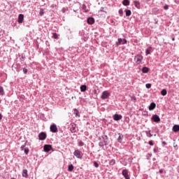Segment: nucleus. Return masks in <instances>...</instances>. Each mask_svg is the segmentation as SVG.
<instances>
[{
  "instance_id": "052dcab7",
  "label": "nucleus",
  "mask_w": 179,
  "mask_h": 179,
  "mask_svg": "<svg viewBox=\"0 0 179 179\" xmlns=\"http://www.w3.org/2000/svg\"><path fill=\"white\" fill-rule=\"evenodd\" d=\"M0 103H1V100H0Z\"/></svg>"
},
{
  "instance_id": "2eb2a0df",
  "label": "nucleus",
  "mask_w": 179,
  "mask_h": 179,
  "mask_svg": "<svg viewBox=\"0 0 179 179\" xmlns=\"http://www.w3.org/2000/svg\"><path fill=\"white\" fill-rule=\"evenodd\" d=\"M155 108H156V103L152 102L149 106L148 109L150 111H152V110H155Z\"/></svg>"
},
{
  "instance_id": "864d4df0",
  "label": "nucleus",
  "mask_w": 179,
  "mask_h": 179,
  "mask_svg": "<svg viewBox=\"0 0 179 179\" xmlns=\"http://www.w3.org/2000/svg\"><path fill=\"white\" fill-rule=\"evenodd\" d=\"M83 40H84V41H87V37L83 38Z\"/></svg>"
},
{
  "instance_id": "6e6d98bb",
  "label": "nucleus",
  "mask_w": 179,
  "mask_h": 179,
  "mask_svg": "<svg viewBox=\"0 0 179 179\" xmlns=\"http://www.w3.org/2000/svg\"><path fill=\"white\" fill-rule=\"evenodd\" d=\"M173 148H177V144L174 143L173 144Z\"/></svg>"
},
{
  "instance_id": "4c0bfd02",
  "label": "nucleus",
  "mask_w": 179,
  "mask_h": 179,
  "mask_svg": "<svg viewBox=\"0 0 179 179\" xmlns=\"http://www.w3.org/2000/svg\"><path fill=\"white\" fill-rule=\"evenodd\" d=\"M39 15L40 16H43L44 15V10H43V8L40 9Z\"/></svg>"
},
{
  "instance_id": "1a4fd4ad",
  "label": "nucleus",
  "mask_w": 179,
  "mask_h": 179,
  "mask_svg": "<svg viewBox=\"0 0 179 179\" xmlns=\"http://www.w3.org/2000/svg\"><path fill=\"white\" fill-rule=\"evenodd\" d=\"M71 132L72 134H76V132H78V127H76V124H71Z\"/></svg>"
},
{
  "instance_id": "c85d7f7f",
  "label": "nucleus",
  "mask_w": 179,
  "mask_h": 179,
  "mask_svg": "<svg viewBox=\"0 0 179 179\" xmlns=\"http://www.w3.org/2000/svg\"><path fill=\"white\" fill-rule=\"evenodd\" d=\"M74 114L76 117H80V114L79 113V110L76 108H74Z\"/></svg>"
},
{
  "instance_id": "393cba45",
  "label": "nucleus",
  "mask_w": 179,
  "mask_h": 179,
  "mask_svg": "<svg viewBox=\"0 0 179 179\" xmlns=\"http://www.w3.org/2000/svg\"><path fill=\"white\" fill-rule=\"evenodd\" d=\"M5 91L3 90V87L0 86V96H4Z\"/></svg>"
},
{
  "instance_id": "0eeeda50",
  "label": "nucleus",
  "mask_w": 179,
  "mask_h": 179,
  "mask_svg": "<svg viewBox=\"0 0 179 179\" xmlns=\"http://www.w3.org/2000/svg\"><path fill=\"white\" fill-rule=\"evenodd\" d=\"M122 176H123L125 179H131V176H129V174L128 173V169H123Z\"/></svg>"
},
{
  "instance_id": "412c9836",
  "label": "nucleus",
  "mask_w": 179,
  "mask_h": 179,
  "mask_svg": "<svg viewBox=\"0 0 179 179\" xmlns=\"http://www.w3.org/2000/svg\"><path fill=\"white\" fill-rule=\"evenodd\" d=\"M172 129L173 132H179V124H175Z\"/></svg>"
},
{
  "instance_id": "c9c22d12",
  "label": "nucleus",
  "mask_w": 179,
  "mask_h": 179,
  "mask_svg": "<svg viewBox=\"0 0 179 179\" xmlns=\"http://www.w3.org/2000/svg\"><path fill=\"white\" fill-rule=\"evenodd\" d=\"M78 146H80V147L85 146V143H83V141H80L78 142Z\"/></svg>"
},
{
  "instance_id": "37998d69",
  "label": "nucleus",
  "mask_w": 179,
  "mask_h": 179,
  "mask_svg": "<svg viewBox=\"0 0 179 179\" xmlns=\"http://www.w3.org/2000/svg\"><path fill=\"white\" fill-rule=\"evenodd\" d=\"M164 10H169V5L165 4L164 6Z\"/></svg>"
},
{
  "instance_id": "a19ab883",
  "label": "nucleus",
  "mask_w": 179,
  "mask_h": 179,
  "mask_svg": "<svg viewBox=\"0 0 179 179\" xmlns=\"http://www.w3.org/2000/svg\"><path fill=\"white\" fill-rule=\"evenodd\" d=\"M147 159L149 160L152 157V153H148L146 156Z\"/></svg>"
},
{
  "instance_id": "09e8293b",
  "label": "nucleus",
  "mask_w": 179,
  "mask_h": 179,
  "mask_svg": "<svg viewBox=\"0 0 179 179\" xmlns=\"http://www.w3.org/2000/svg\"><path fill=\"white\" fill-rule=\"evenodd\" d=\"M24 148H26V145H22V146H21V150H24Z\"/></svg>"
},
{
  "instance_id": "c756f323",
  "label": "nucleus",
  "mask_w": 179,
  "mask_h": 179,
  "mask_svg": "<svg viewBox=\"0 0 179 179\" xmlns=\"http://www.w3.org/2000/svg\"><path fill=\"white\" fill-rule=\"evenodd\" d=\"M161 94H162V96H166L167 94V90L163 89L161 91Z\"/></svg>"
},
{
  "instance_id": "dca6fc26",
  "label": "nucleus",
  "mask_w": 179,
  "mask_h": 179,
  "mask_svg": "<svg viewBox=\"0 0 179 179\" xmlns=\"http://www.w3.org/2000/svg\"><path fill=\"white\" fill-rule=\"evenodd\" d=\"M87 22L88 24H94V19L92 17H90L87 19Z\"/></svg>"
},
{
  "instance_id": "f704fd0d",
  "label": "nucleus",
  "mask_w": 179,
  "mask_h": 179,
  "mask_svg": "<svg viewBox=\"0 0 179 179\" xmlns=\"http://www.w3.org/2000/svg\"><path fill=\"white\" fill-rule=\"evenodd\" d=\"M58 36H59L58 34H57V33L52 34L53 38H55L57 40L58 38Z\"/></svg>"
},
{
  "instance_id": "423d86ee",
  "label": "nucleus",
  "mask_w": 179,
  "mask_h": 179,
  "mask_svg": "<svg viewBox=\"0 0 179 179\" xmlns=\"http://www.w3.org/2000/svg\"><path fill=\"white\" fill-rule=\"evenodd\" d=\"M39 141H45L47 139V134L45 132L42 131L38 134Z\"/></svg>"
},
{
  "instance_id": "6e6552de",
  "label": "nucleus",
  "mask_w": 179,
  "mask_h": 179,
  "mask_svg": "<svg viewBox=\"0 0 179 179\" xmlns=\"http://www.w3.org/2000/svg\"><path fill=\"white\" fill-rule=\"evenodd\" d=\"M151 120L157 124H159V122H160V117H159L158 115H152Z\"/></svg>"
},
{
  "instance_id": "a878e982",
  "label": "nucleus",
  "mask_w": 179,
  "mask_h": 179,
  "mask_svg": "<svg viewBox=\"0 0 179 179\" xmlns=\"http://www.w3.org/2000/svg\"><path fill=\"white\" fill-rule=\"evenodd\" d=\"M145 134H146V136H148V138H152V136H153V134H152V133H150V130L146 131Z\"/></svg>"
},
{
  "instance_id": "aec40b11",
  "label": "nucleus",
  "mask_w": 179,
  "mask_h": 179,
  "mask_svg": "<svg viewBox=\"0 0 179 179\" xmlns=\"http://www.w3.org/2000/svg\"><path fill=\"white\" fill-rule=\"evenodd\" d=\"M141 71H142L143 73H148L149 72V71H150V69L147 66H144V67H143Z\"/></svg>"
},
{
  "instance_id": "72a5a7b5",
  "label": "nucleus",
  "mask_w": 179,
  "mask_h": 179,
  "mask_svg": "<svg viewBox=\"0 0 179 179\" xmlns=\"http://www.w3.org/2000/svg\"><path fill=\"white\" fill-rule=\"evenodd\" d=\"M25 59H26V55H24V53H22V54L21 55V58H20V59H21V61H24Z\"/></svg>"
},
{
  "instance_id": "f257e3e1",
  "label": "nucleus",
  "mask_w": 179,
  "mask_h": 179,
  "mask_svg": "<svg viewBox=\"0 0 179 179\" xmlns=\"http://www.w3.org/2000/svg\"><path fill=\"white\" fill-rule=\"evenodd\" d=\"M101 138L102 141L99 143V146L104 150V146L108 145V136L107 135H103Z\"/></svg>"
},
{
  "instance_id": "b1692460",
  "label": "nucleus",
  "mask_w": 179,
  "mask_h": 179,
  "mask_svg": "<svg viewBox=\"0 0 179 179\" xmlns=\"http://www.w3.org/2000/svg\"><path fill=\"white\" fill-rule=\"evenodd\" d=\"M122 5L124 6H129V0H123Z\"/></svg>"
},
{
  "instance_id": "13d9d810",
  "label": "nucleus",
  "mask_w": 179,
  "mask_h": 179,
  "mask_svg": "<svg viewBox=\"0 0 179 179\" xmlns=\"http://www.w3.org/2000/svg\"><path fill=\"white\" fill-rule=\"evenodd\" d=\"M173 41H174V40H176V38H172Z\"/></svg>"
},
{
  "instance_id": "e433bc0d",
  "label": "nucleus",
  "mask_w": 179,
  "mask_h": 179,
  "mask_svg": "<svg viewBox=\"0 0 179 179\" xmlns=\"http://www.w3.org/2000/svg\"><path fill=\"white\" fill-rule=\"evenodd\" d=\"M119 15L120 16H122V15H124V10H122V8L119 10Z\"/></svg>"
},
{
  "instance_id": "3c124183",
  "label": "nucleus",
  "mask_w": 179,
  "mask_h": 179,
  "mask_svg": "<svg viewBox=\"0 0 179 179\" xmlns=\"http://www.w3.org/2000/svg\"><path fill=\"white\" fill-rule=\"evenodd\" d=\"M100 11H101V12H105V11H104V7H101V9H100Z\"/></svg>"
},
{
  "instance_id": "58836bf2",
  "label": "nucleus",
  "mask_w": 179,
  "mask_h": 179,
  "mask_svg": "<svg viewBox=\"0 0 179 179\" xmlns=\"http://www.w3.org/2000/svg\"><path fill=\"white\" fill-rule=\"evenodd\" d=\"M145 87H146V89H150V87H152V84H150V83H147V84L145 85Z\"/></svg>"
},
{
  "instance_id": "603ef678",
  "label": "nucleus",
  "mask_w": 179,
  "mask_h": 179,
  "mask_svg": "<svg viewBox=\"0 0 179 179\" xmlns=\"http://www.w3.org/2000/svg\"><path fill=\"white\" fill-rule=\"evenodd\" d=\"M159 174H163V169H159Z\"/></svg>"
},
{
  "instance_id": "7ed1b4c3",
  "label": "nucleus",
  "mask_w": 179,
  "mask_h": 179,
  "mask_svg": "<svg viewBox=\"0 0 179 179\" xmlns=\"http://www.w3.org/2000/svg\"><path fill=\"white\" fill-rule=\"evenodd\" d=\"M127 43H128V41H127L126 38H119L117 39V41L116 42V45L117 47H119V45H121V44H122V45L127 44Z\"/></svg>"
},
{
  "instance_id": "bf43d9fd",
  "label": "nucleus",
  "mask_w": 179,
  "mask_h": 179,
  "mask_svg": "<svg viewBox=\"0 0 179 179\" xmlns=\"http://www.w3.org/2000/svg\"><path fill=\"white\" fill-rule=\"evenodd\" d=\"M154 136H156V134H155Z\"/></svg>"
},
{
  "instance_id": "20e7f679",
  "label": "nucleus",
  "mask_w": 179,
  "mask_h": 179,
  "mask_svg": "<svg viewBox=\"0 0 179 179\" xmlns=\"http://www.w3.org/2000/svg\"><path fill=\"white\" fill-rule=\"evenodd\" d=\"M50 132H52V134H57L58 132V127H57V124L55 123H53L50 127Z\"/></svg>"
},
{
  "instance_id": "6ab92c4d",
  "label": "nucleus",
  "mask_w": 179,
  "mask_h": 179,
  "mask_svg": "<svg viewBox=\"0 0 179 179\" xmlns=\"http://www.w3.org/2000/svg\"><path fill=\"white\" fill-rule=\"evenodd\" d=\"M134 6L137 8V9H141V3L138 1H134Z\"/></svg>"
},
{
  "instance_id": "bb28decb",
  "label": "nucleus",
  "mask_w": 179,
  "mask_h": 179,
  "mask_svg": "<svg viewBox=\"0 0 179 179\" xmlns=\"http://www.w3.org/2000/svg\"><path fill=\"white\" fill-rule=\"evenodd\" d=\"M73 169H74L73 164H70L68 166V171L72 172L73 171Z\"/></svg>"
},
{
  "instance_id": "c03bdc74",
  "label": "nucleus",
  "mask_w": 179,
  "mask_h": 179,
  "mask_svg": "<svg viewBox=\"0 0 179 179\" xmlns=\"http://www.w3.org/2000/svg\"><path fill=\"white\" fill-rule=\"evenodd\" d=\"M66 10H68V9H67L66 8H63L62 9V12L63 13H65V12H66Z\"/></svg>"
},
{
  "instance_id": "cd10ccee",
  "label": "nucleus",
  "mask_w": 179,
  "mask_h": 179,
  "mask_svg": "<svg viewBox=\"0 0 179 179\" xmlns=\"http://www.w3.org/2000/svg\"><path fill=\"white\" fill-rule=\"evenodd\" d=\"M15 69L17 72L22 71L20 64H15Z\"/></svg>"
},
{
  "instance_id": "9b49d317",
  "label": "nucleus",
  "mask_w": 179,
  "mask_h": 179,
  "mask_svg": "<svg viewBox=\"0 0 179 179\" xmlns=\"http://www.w3.org/2000/svg\"><path fill=\"white\" fill-rule=\"evenodd\" d=\"M113 118L114 121H120V120H122V115L115 113L113 115Z\"/></svg>"
},
{
  "instance_id": "2f4dec72",
  "label": "nucleus",
  "mask_w": 179,
  "mask_h": 179,
  "mask_svg": "<svg viewBox=\"0 0 179 179\" xmlns=\"http://www.w3.org/2000/svg\"><path fill=\"white\" fill-rule=\"evenodd\" d=\"M86 8H87L86 4H83V6H82L83 10H85V12H89V10H86Z\"/></svg>"
},
{
  "instance_id": "473e14b6",
  "label": "nucleus",
  "mask_w": 179,
  "mask_h": 179,
  "mask_svg": "<svg viewBox=\"0 0 179 179\" xmlns=\"http://www.w3.org/2000/svg\"><path fill=\"white\" fill-rule=\"evenodd\" d=\"M110 166H114L115 164V159H112L109 162Z\"/></svg>"
},
{
  "instance_id": "79ce46f5",
  "label": "nucleus",
  "mask_w": 179,
  "mask_h": 179,
  "mask_svg": "<svg viewBox=\"0 0 179 179\" xmlns=\"http://www.w3.org/2000/svg\"><path fill=\"white\" fill-rule=\"evenodd\" d=\"M94 167H96V169H99V163H97L96 162H94Z\"/></svg>"
},
{
  "instance_id": "a211bd4d",
  "label": "nucleus",
  "mask_w": 179,
  "mask_h": 179,
  "mask_svg": "<svg viewBox=\"0 0 179 179\" xmlns=\"http://www.w3.org/2000/svg\"><path fill=\"white\" fill-rule=\"evenodd\" d=\"M27 173H28L27 169H23L22 177H24V178H27L29 177V174Z\"/></svg>"
},
{
  "instance_id": "ea45409f",
  "label": "nucleus",
  "mask_w": 179,
  "mask_h": 179,
  "mask_svg": "<svg viewBox=\"0 0 179 179\" xmlns=\"http://www.w3.org/2000/svg\"><path fill=\"white\" fill-rule=\"evenodd\" d=\"M24 152L25 155H29V148H26L24 150Z\"/></svg>"
},
{
  "instance_id": "a18cd8bd",
  "label": "nucleus",
  "mask_w": 179,
  "mask_h": 179,
  "mask_svg": "<svg viewBox=\"0 0 179 179\" xmlns=\"http://www.w3.org/2000/svg\"><path fill=\"white\" fill-rule=\"evenodd\" d=\"M158 152H159V148H154V152L155 153H157Z\"/></svg>"
},
{
  "instance_id": "7c9ffc66",
  "label": "nucleus",
  "mask_w": 179,
  "mask_h": 179,
  "mask_svg": "<svg viewBox=\"0 0 179 179\" xmlns=\"http://www.w3.org/2000/svg\"><path fill=\"white\" fill-rule=\"evenodd\" d=\"M22 71H23L24 75H27V72H29V70L26 67H24L22 69Z\"/></svg>"
},
{
  "instance_id": "4d7b16f0",
  "label": "nucleus",
  "mask_w": 179,
  "mask_h": 179,
  "mask_svg": "<svg viewBox=\"0 0 179 179\" xmlns=\"http://www.w3.org/2000/svg\"><path fill=\"white\" fill-rule=\"evenodd\" d=\"M101 139H103V138L99 137V141H101Z\"/></svg>"
},
{
  "instance_id": "4be33fe9",
  "label": "nucleus",
  "mask_w": 179,
  "mask_h": 179,
  "mask_svg": "<svg viewBox=\"0 0 179 179\" xmlns=\"http://www.w3.org/2000/svg\"><path fill=\"white\" fill-rule=\"evenodd\" d=\"M124 12L126 13L127 17H129L132 15V11H131V10L129 9H125Z\"/></svg>"
},
{
  "instance_id": "5fc2aeb1",
  "label": "nucleus",
  "mask_w": 179,
  "mask_h": 179,
  "mask_svg": "<svg viewBox=\"0 0 179 179\" xmlns=\"http://www.w3.org/2000/svg\"><path fill=\"white\" fill-rule=\"evenodd\" d=\"M2 120V114L0 113V121Z\"/></svg>"
},
{
  "instance_id": "f8f14e48",
  "label": "nucleus",
  "mask_w": 179,
  "mask_h": 179,
  "mask_svg": "<svg viewBox=\"0 0 179 179\" xmlns=\"http://www.w3.org/2000/svg\"><path fill=\"white\" fill-rule=\"evenodd\" d=\"M117 135L118 137L117 138V142H118V143H122L124 140V135L121 133H118Z\"/></svg>"
},
{
  "instance_id": "8fccbe9b",
  "label": "nucleus",
  "mask_w": 179,
  "mask_h": 179,
  "mask_svg": "<svg viewBox=\"0 0 179 179\" xmlns=\"http://www.w3.org/2000/svg\"><path fill=\"white\" fill-rule=\"evenodd\" d=\"M163 146H166L167 145V143L166 141H162Z\"/></svg>"
},
{
  "instance_id": "49530a36",
  "label": "nucleus",
  "mask_w": 179,
  "mask_h": 179,
  "mask_svg": "<svg viewBox=\"0 0 179 179\" xmlns=\"http://www.w3.org/2000/svg\"><path fill=\"white\" fill-rule=\"evenodd\" d=\"M148 144L150 145V146H153V141H150L148 142Z\"/></svg>"
},
{
  "instance_id": "f03ea898",
  "label": "nucleus",
  "mask_w": 179,
  "mask_h": 179,
  "mask_svg": "<svg viewBox=\"0 0 179 179\" xmlns=\"http://www.w3.org/2000/svg\"><path fill=\"white\" fill-rule=\"evenodd\" d=\"M142 61H143V56H142V55L138 54L134 57V62H136L137 65H141Z\"/></svg>"
},
{
  "instance_id": "ddd939ff",
  "label": "nucleus",
  "mask_w": 179,
  "mask_h": 179,
  "mask_svg": "<svg viewBox=\"0 0 179 179\" xmlns=\"http://www.w3.org/2000/svg\"><path fill=\"white\" fill-rule=\"evenodd\" d=\"M24 20V15L23 14H20L18 15V18H17V22L20 24H21V23H23V21Z\"/></svg>"
},
{
  "instance_id": "4468645a",
  "label": "nucleus",
  "mask_w": 179,
  "mask_h": 179,
  "mask_svg": "<svg viewBox=\"0 0 179 179\" xmlns=\"http://www.w3.org/2000/svg\"><path fill=\"white\" fill-rule=\"evenodd\" d=\"M74 156H76L77 159H82V157L80 155V151H79V150H76L74 151Z\"/></svg>"
},
{
  "instance_id": "39448f33",
  "label": "nucleus",
  "mask_w": 179,
  "mask_h": 179,
  "mask_svg": "<svg viewBox=\"0 0 179 179\" xmlns=\"http://www.w3.org/2000/svg\"><path fill=\"white\" fill-rule=\"evenodd\" d=\"M108 97H110V92H108V91H103L101 96V99L102 100H106V99H108Z\"/></svg>"
},
{
  "instance_id": "f3484780",
  "label": "nucleus",
  "mask_w": 179,
  "mask_h": 179,
  "mask_svg": "<svg viewBox=\"0 0 179 179\" xmlns=\"http://www.w3.org/2000/svg\"><path fill=\"white\" fill-rule=\"evenodd\" d=\"M80 92H86V90H87V86L86 85H82L80 87Z\"/></svg>"
},
{
  "instance_id": "9d476101",
  "label": "nucleus",
  "mask_w": 179,
  "mask_h": 179,
  "mask_svg": "<svg viewBox=\"0 0 179 179\" xmlns=\"http://www.w3.org/2000/svg\"><path fill=\"white\" fill-rule=\"evenodd\" d=\"M52 149V145H51L46 144L43 146V150L46 153H48V152H50Z\"/></svg>"
},
{
  "instance_id": "5701e85b",
  "label": "nucleus",
  "mask_w": 179,
  "mask_h": 179,
  "mask_svg": "<svg viewBox=\"0 0 179 179\" xmlns=\"http://www.w3.org/2000/svg\"><path fill=\"white\" fill-rule=\"evenodd\" d=\"M150 52H152V46L148 47L145 50V55H150Z\"/></svg>"
},
{
  "instance_id": "de8ad7c7",
  "label": "nucleus",
  "mask_w": 179,
  "mask_h": 179,
  "mask_svg": "<svg viewBox=\"0 0 179 179\" xmlns=\"http://www.w3.org/2000/svg\"><path fill=\"white\" fill-rule=\"evenodd\" d=\"M143 115H144L145 117H148V112H147V111H145V112L143 113Z\"/></svg>"
}]
</instances>
